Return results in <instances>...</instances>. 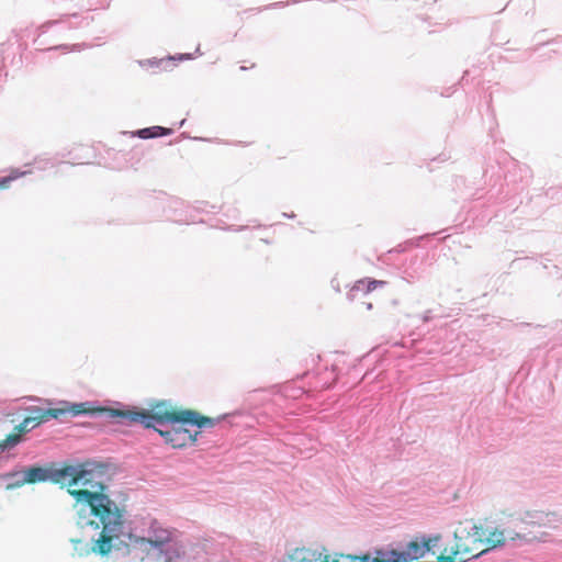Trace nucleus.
I'll return each mask as SVG.
<instances>
[{
    "label": "nucleus",
    "mask_w": 562,
    "mask_h": 562,
    "mask_svg": "<svg viewBox=\"0 0 562 562\" xmlns=\"http://www.w3.org/2000/svg\"><path fill=\"white\" fill-rule=\"evenodd\" d=\"M50 481L56 484L67 485L68 493L75 497L76 504L81 510L88 507L94 517L91 524L101 528L100 536L93 541L91 551L105 555L114 547V540L119 539L124 526L123 510L119 505L103 493L104 486L94 481L92 471L82 465L63 464L60 467H31L15 482L7 485V490L21 487L25 484Z\"/></svg>",
    "instance_id": "nucleus-1"
},
{
    "label": "nucleus",
    "mask_w": 562,
    "mask_h": 562,
    "mask_svg": "<svg viewBox=\"0 0 562 562\" xmlns=\"http://www.w3.org/2000/svg\"><path fill=\"white\" fill-rule=\"evenodd\" d=\"M104 413L127 425L140 424L145 428H154L172 448H183L196 441L199 431L192 434L184 427L186 425L212 428L223 419V417L202 416L193 409L177 408L165 400L150 403L148 408L135 406L127 409L104 408Z\"/></svg>",
    "instance_id": "nucleus-2"
},
{
    "label": "nucleus",
    "mask_w": 562,
    "mask_h": 562,
    "mask_svg": "<svg viewBox=\"0 0 562 562\" xmlns=\"http://www.w3.org/2000/svg\"><path fill=\"white\" fill-rule=\"evenodd\" d=\"M142 562H209L211 546L206 541L187 544L176 528L153 519L144 536H132Z\"/></svg>",
    "instance_id": "nucleus-3"
},
{
    "label": "nucleus",
    "mask_w": 562,
    "mask_h": 562,
    "mask_svg": "<svg viewBox=\"0 0 562 562\" xmlns=\"http://www.w3.org/2000/svg\"><path fill=\"white\" fill-rule=\"evenodd\" d=\"M95 413H104V408L92 407L88 403L65 404L63 407L48 409L33 407L31 409V415L25 417L22 423L14 427L11 434H9L3 440L0 441V449H7L16 446L22 440V436L24 434L31 431L50 418L56 419L65 414L78 416L82 414Z\"/></svg>",
    "instance_id": "nucleus-4"
},
{
    "label": "nucleus",
    "mask_w": 562,
    "mask_h": 562,
    "mask_svg": "<svg viewBox=\"0 0 562 562\" xmlns=\"http://www.w3.org/2000/svg\"><path fill=\"white\" fill-rule=\"evenodd\" d=\"M474 536L482 537L485 536V542L491 546L492 549L503 547L507 542L513 543H527L530 541V539L527 537V535L520 533V532H514V531H506V530H499L497 528L494 529H485L480 533L479 531L482 530V528H479L476 526L473 527Z\"/></svg>",
    "instance_id": "nucleus-5"
},
{
    "label": "nucleus",
    "mask_w": 562,
    "mask_h": 562,
    "mask_svg": "<svg viewBox=\"0 0 562 562\" xmlns=\"http://www.w3.org/2000/svg\"><path fill=\"white\" fill-rule=\"evenodd\" d=\"M427 252H411L405 255L397 269L403 279L411 282L422 277L425 271Z\"/></svg>",
    "instance_id": "nucleus-6"
},
{
    "label": "nucleus",
    "mask_w": 562,
    "mask_h": 562,
    "mask_svg": "<svg viewBox=\"0 0 562 562\" xmlns=\"http://www.w3.org/2000/svg\"><path fill=\"white\" fill-rule=\"evenodd\" d=\"M385 284L384 281H379L374 279L364 278L355 282V284L349 289L346 296L349 302H353L360 299H363L367 294L372 292L378 286H383Z\"/></svg>",
    "instance_id": "nucleus-7"
},
{
    "label": "nucleus",
    "mask_w": 562,
    "mask_h": 562,
    "mask_svg": "<svg viewBox=\"0 0 562 562\" xmlns=\"http://www.w3.org/2000/svg\"><path fill=\"white\" fill-rule=\"evenodd\" d=\"M562 519V515L553 512L546 513L541 510H530L526 512L521 517L522 522L527 524H536L539 526L552 525Z\"/></svg>",
    "instance_id": "nucleus-8"
},
{
    "label": "nucleus",
    "mask_w": 562,
    "mask_h": 562,
    "mask_svg": "<svg viewBox=\"0 0 562 562\" xmlns=\"http://www.w3.org/2000/svg\"><path fill=\"white\" fill-rule=\"evenodd\" d=\"M428 552V547L423 542L422 538H416L406 544L405 550L401 551L400 559L404 562L409 560H418Z\"/></svg>",
    "instance_id": "nucleus-9"
},
{
    "label": "nucleus",
    "mask_w": 562,
    "mask_h": 562,
    "mask_svg": "<svg viewBox=\"0 0 562 562\" xmlns=\"http://www.w3.org/2000/svg\"><path fill=\"white\" fill-rule=\"evenodd\" d=\"M376 557H371L370 553L362 554L361 560L364 562H404L400 559L401 551L398 550H376Z\"/></svg>",
    "instance_id": "nucleus-10"
},
{
    "label": "nucleus",
    "mask_w": 562,
    "mask_h": 562,
    "mask_svg": "<svg viewBox=\"0 0 562 562\" xmlns=\"http://www.w3.org/2000/svg\"><path fill=\"white\" fill-rule=\"evenodd\" d=\"M282 562H315V553L305 548H296L286 559Z\"/></svg>",
    "instance_id": "nucleus-11"
},
{
    "label": "nucleus",
    "mask_w": 562,
    "mask_h": 562,
    "mask_svg": "<svg viewBox=\"0 0 562 562\" xmlns=\"http://www.w3.org/2000/svg\"><path fill=\"white\" fill-rule=\"evenodd\" d=\"M170 133V130L161 126L146 127L137 131V136L140 138H154L164 136Z\"/></svg>",
    "instance_id": "nucleus-12"
},
{
    "label": "nucleus",
    "mask_w": 562,
    "mask_h": 562,
    "mask_svg": "<svg viewBox=\"0 0 562 562\" xmlns=\"http://www.w3.org/2000/svg\"><path fill=\"white\" fill-rule=\"evenodd\" d=\"M336 379L337 374L335 372L334 367L331 368V370H328L326 368L325 372L322 374V378L321 373L318 372V385L321 384L323 389H329L336 382Z\"/></svg>",
    "instance_id": "nucleus-13"
},
{
    "label": "nucleus",
    "mask_w": 562,
    "mask_h": 562,
    "mask_svg": "<svg viewBox=\"0 0 562 562\" xmlns=\"http://www.w3.org/2000/svg\"><path fill=\"white\" fill-rule=\"evenodd\" d=\"M423 542L428 547V552H434L435 548L439 546L441 540V536L439 533L436 535H423L420 536Z\"/></svg>",
    "instance_id": "nucleus-14"
},
{
    "label": "nucleus",
    "mask_w": 562,
    "mask_h": 562,
    "mask_svg": "<svg viewBox=\"0 0 562 562\" xmlns=\"http://www.w3.org/2000/svg\"><path fill=\"white\" fill-rule=\"evenodd\" d=\"M519 171L521 173V177H520L521 181H525V183L528 184L529 178H530L529 169L527 167H525V168L519 167Z\"/></svg>",
    "instance_id": "nucleus-15"
},
{
    "label": "nucleus",
    "mask_w": 562,
    "mask_h": 562,
    "mask_svg": "<svg viewBox=\"0 0 562 562\" xmlns=\"http://www.w3.org/2000/svg\"><path fill=\"white\" fill-rule=\"evenodd\" d=\"M432 318V316L430 315V311H427L424 315H423V321L424 322H428Z\"/></svg>",
    "instance_id": "nucleus-16"
},
{
    "label": "nucleus",
    "mask_w": 562,
    "mask_h": 562,
    "mask_svg": "<svg viewBox=\"0 0 562 562\" xmlns=\"http://www.w3.org/2000/svg\"><path fill=\"white\" fill-rule=\"evenodd\" d=\"M439 351H440V352H442V353H448V352H449V349H448L447 347H445V346H443V347H441V348L439 349Z\"/></svg>",
    "instance_id": "nucleus-17"
},
{
    "label": "nucleus",
    "mask_w": 562,
    "mask_h": 562,
    "mask_svg": "<svg viewBox=\"0 0 562 562\" xmlns=\"http://www.w3.org/2000/svg\"><path fill=\"white\" fill-rule=\"evenodd\" d=\"M9 181H10V179L5 178V179H3V180L0 182V186H1V187H4V186H5V183H8Z\"/></svg>",
    "instance_id": "nucleus-18"
},
{
    "label": "nucleus",
    "mask_w": 562,
    "mask_h": 562,
    "mask_svg": "<svg viewBox=\"0 0 562 562\" xmlns=\"http://www.w3.org/2000/svg\"><path fill=\"white\" fill-rule=\"evenodd\" d=\"M398 251H400V250H397V249H393V250H390V251L387 252V255H389V256H391V255H393L394 252H398Z\"/></svg>",
    "instance_id": "nucleus-19"
},
{
    "label": "nucleus",
    "mask_w": 562,
    "mask_h": 562,
    "mask_svg": "<svg viewBox=\"0 0 562 562\" xmlns=\"http://www.w3.org/2000/svg\"><path fill=\"white\" fill-rule=\"evenodd\" d=\"M367 308H368V310H371V308H372V304H371V303H368V304H367Z\"/></svg>",
    "instance_id": "nucleus-20"
},
{
    "label": "nucleus",
    "mask_w": 562,
    "mask_h": 562,
    "mask_svg": "<svg viewBox=\"0 0 562 562\" xmlns=\"http://www.w3.org/2000/svg\"><path fill=\"white\" fill-rule=\"evenodd\" d=\"M506 180H507L508 183L509 182H514V180L513 179H508V177H506Z\"/></svg>",
    "instance_id": "nucleus-21"
}]
</instances>
